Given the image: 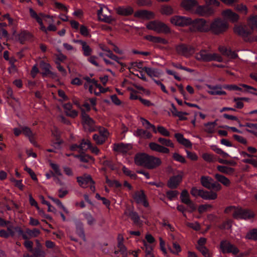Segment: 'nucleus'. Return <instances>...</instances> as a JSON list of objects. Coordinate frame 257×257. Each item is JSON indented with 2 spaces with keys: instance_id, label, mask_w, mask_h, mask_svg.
Segmentation results:
<instances>
[{
  "instance_id": "34",
  "label": "nucleus",
  "mask_w": 257,
  "mask_h": 257,
  "mask_svg": "<svg viewBox=\"0 0 257 257\" xmlns=\"http://www.w3.org/2000/svg\"><path fill=\"white\" fill-rule=\"evenodd\" d=\"M91 143L88 140H82L81 143L79 144V150L78 152L80 153H83L87 149L91 147Z\"/></svg>"
},
{
  "instance_id": "58",
  "label": "nucleus",
  "mask_w": 257,
  "mask_h": 257,
  "mask_svg": "<svg viewBox=\"0 0 257 257\" xmlns=\"http://www.w3.org/2000/svg\"><path fill=\"white\" fill-rule=\"evenodd\" d=\"M178 194L179 192L176 190L169 191L166 193L167 198L170 200H172L177 198Z\"/></svg>"
},
{
  "instance_id": "26",
  "label": "nucleus",
  "mask_w": 257,
  "mask_h": 257,
  "mask_svg": "<svg viewBox=\"0 0 257 257\" xmlns=\"http://www.w3.org/2000/svg\"><path fill=\"white\" fill-rule=\"evenodd\" d=\"M209 90L208 93L211 95H226V92L222 90V87L220 85L211 86L208 85Z\"/></svg>"
},
{
  "instance_id": "4",
  "label": "nucleus",
  "mask_w": 257,
  "mask_h": 257,
  "mask_svg": "<svg viewBox=\"0 0 257 257\" xmlns=\"http://www.w3.org/2000/svg\"><path fill=\"white\" fill-rule=\"evenodd\" d=\"M146 27L158 33L168 34L171 32L170 28L166 24L159 21L150 22L146 24Z\"/></svg>"
},
{
  "instance_id": "20",
  "label": "nucleus",
  "mask_w": 257,
  "mask_h": 257,
  "mask_svg": "<svg viewBox=\"0 0 257 257\" xmlns=\"http://www.w3.org/2000/svg\"><path fill=\"white\" fill-rule=\"evenodd\" d=\"M222 15L224 18L229 20L233 23L237 22L239 19V15L230 9L223 11L222 12Z\"/></svg>"
},
{
  "instance_id": "15",
  "label": "nucleus",
  "mask_w": 257,
  "mask_h": 257,
  "mask_svg": "<svg viewBox=\"0 0 257 257\" xmlns=\"http://www.w3.org/2000/svg\"><path fill=\"white\" fill-rule=\"evenodd\" d=\"M81 117L84 127L89 131H92L93 130L94 121L82 108Z\"/></svg>"
},
{
  "instance_id": "27",
  "label": "nucleus",
  "mask_w": 257,
  "mask_h": 257,
  "mask_svg": "<svg viewBox=\"0 0 257 257\" xmlns=\"http://www.w3.org/2000/svg\"><path fill=\"white\" fill-rule=\"evenodd\" d=\"M29 13L31 18L35 19L38 24L43 22V18H50L49 15H45L43 13L38 14L32 8H29Z\"/></svg>"
},
{
  "instance_id": "54",
  "label": "nucleus",
  "mask_w": 257,
  "mask_h": 257,
  "mask_svg": "<svg viewBox=\"0 0 257 257\" xmlns=\"http://www.w3.org/2000/svg\"><path fill=\"white\" fill-rule=\"evenodd\" d=\"M204 257H212V253L205 246L197 249Z\"/></svg>"
},
{
  "instance_id": "23",
  "label": "nucleus",
  "mask_w": 257,
  "mask_h": 257,
  "mask_svg": "<svg viewBox=\"0 0 257 257\" xmlns=\"http://www.w3.org/2000/svg\"><path fill=\"white\" fill-rule=\"evenodd\" d=\"M198 2L196 0H183L181 3L182 8L187 11H190L193 12L194 8L197 6Z\"/></svg>"
},
{
  "instance_id": "38",
  "label": "nucleus",
  "mask_w": 257,
  "mask_h": 257,
  "mask_svg": "<svg viewBox=\"0 0 257 257\" xmlns=\"http://www.w3.org/2000/svg\"><path fill=\"white\" fill-rule=\"evenodd\" d=\"M32 38V34L27 31L22 32L19 35V40L21 43H23L25 41L30 40Z\"/></svg>"
},
{
  "instance_id": "8",
  "label": "nucleus",
  "mask_w": 257,
  "mask_h": 257,
  "mask_svg": "<svg viewBox=\"0 0 257 257\" xmlns=\"http://www.w3.org/2000/svg\"><path fill=\"white\" fill-rule=\"evenodd\" d=\"M170 22L174 25L179 27H186L192 23V19L188 17L174 16L170 19Z\"/></svg>"
},
{
  "instance_id": "21",
  "label": "nucleus",
  "mask_w": 257,
  "mask_h": 257,
  "mask_svg": "<svg viewBox=\"0 0 257 257\" xmlns=\"http://www.w3.org/2000/svg\"><path fill=\"white\" fill-rule=\"evenodd\" d=\"M149 146L150 149L153 151L164 154H169L170 153V150L168 148L156 143L151 142L149 143Z\"/></svg>"
},
{
  "instance_id": "48",
  "label": "nucleus",
  "mask_w": 257,
  "mask_h": 257,
  "mask_svg": "<svg viewBox=\"0 0 257 257\" xmlns=\"http://www.w3.org/2000/svg\"><path fill=\"white\" fill-rule=\"evenodd\" d=\"M217 169L220 172L227 174H232L234 171L233 168L224 166H218Z\"/></svg>"
},
{
  "instance_id": "18",
  "label": "nucleus",
  "mask_w": 257,
  "mask_h": 257,
  "mask_svg": "<svg viewBox=\"0 0 257 257\" xmlns=\"http://www.w3.org/2000/svg\"><path fill=\"white\" fill-rule=\"evenodd\" d=\"M162 164V161L159 158L153 156H148L146 168L152 169L159 166Z\"/></svg>"
},
{
  "instance_id": "24",
  "label": "nucleus",
  "mask_w": 257,
  "mask_h": 257,
  "mask_svg": "<svg viewBox=\"0 0 257 257\" xmlns=\"http://www.w3.org/2000/svg\"><path fill=\"white\" fill-rule=\"evenodd\" d=\"M148 155L146 154H137L135 158V163L138 166L146 167Z\"/></svg>"
},
{
  "instance_id": "42",
  "label": "nucleus",
  "mask_w": 257,
  "mask_h": 257,
  "mask_svg": "<svg viewBox=\"0 0 257 257\" xmlns=\"http://www.w3.org/2000/svg\"><path fill=\"white\" fill-rule=\"evenodd\" d=\"M172 245L173 248H171L170 247H168L169 249L172 253L175 255H178L182 250L180 245L176 241L173 242Z\"/></svg>"
},
{
  "instance_id": "7",
  "label": "nucleus",
  "mask_w": 257,
  "mask_h": 257,
  "mask_svg": "<svg viewBox=\"0 0 257 257\" xmlns=\"http://www.w3.org/2000/svg\"><path fill=\"white\" fill-rule=\"evenodd\" d=\"M77 181L79 185L83 188H86L90 186V190L94 192L95 187L94 186L95 182L92 179L90 175L84 174L82 176L77 177Z\"/></svg>"
},
{
  "instance_id": "13",
  "label": "nucleus",
  "mask_w": 257,
  "mask_h": 257,
  "mask_svg": "<svg viewBox=\"0 0 257 257\" xmlns=\"http://www.w3.org/2000/svg\"><path fill=\"white\" fill-rule=\"evenodd\" d=\"M98 133L99 135H93V139L97 145H102L106 141L109 134L107 130L104 128H100Z\"/></svg>"
},
{
  "instance_id": "25",
  "label": "nucleus",
  "mask_w": 257,
  "mask_h": 257,
  "mask_svg": "<svg viewBox=\"0 0 257 257\" xmlns=\"http://www.w3.org/2000/svg\"><path fill=\"white\" fill-rule=\"evenodd\" d=\"M175 137L177 142L181 145L187 148H192V144L191 142L189 140L184 138L182 134L180 133H176L175 134Z\"/></svg>"
},
{
  "instance_id": "35",
  "label": "nucleus",
  "mask_w": 257,
  "mask_h": 257,
  "mask_svg": "<svg viewBox=\"0 0 257 257\" xmlns=\"http://www.w3.org/2000/svg\"><path fill=\"white\" fill-rule=\"evenodd\" d=\"M247 25L251 29L252 32L255 29H257V16H252L248 18Z\"/></svg>"
},
{
  "instance_id": "52",
  "label": "nucleus",
  "mask_w": 257,
  "mask_h": 257,
  "mask_svg": "<svg viewBox=\"0 0 257 257\" xmlns=\"http://www.w3.org/2000/svg\"><path fill=\"white\" fill-rule=\"evenodd\" d=\"M26 233L29 236L30 238H32L37 237L40 234L41 232L37 228H34L32 230L27 229Z\"/></svg>"
},
{
  "instance_id": "9",
  "label": "nucleus",
  "mask_w": 257,
  "mask_h": 257,
  "mask_svg": "<svg viewBox=\"0 0 257 257\" xmlns=\"http://www.w3.org/2000/svg\"><path fill=\"white\" fill-rule=\"evenodd\" d=\"M98 18L101 21L107 23H111L113 19L111 16L110 12L105 6H100V9L97 11Z\"/></svg>"
},
{
  "instance_id": "11",
  "label": "nucleus",
  "mask_w": 257,
  "mask_h": 257,
  "mask_svg": "<svg viewBox=\"0 0 257 257\" xmlns=\"http://www.w3.org/2000/svg\"><path fill=\"white\" fill-rule=\"evenodd\" d=\"M220 246L223 253H231L233 255H237L239 251V249L235 245L227 240L221 241Z\"/></svg>"
},
{
  "instance_id": "60",
  "label": "nucleus",
  "mask_w": 257,
  "mask_h": 257,
  "mask_svg": "<svg viewBox=\"0 0 257 257\" xmlns=\"http://www.w3.org/2000/svg\"><path fill=\"white\" fill-rule=\"evenodd\" d=\"M185 224L188 227H190L196 231L199 230L201 228L200 224L197 221L194 222H186Z\"/></svg>"
},
{
  "instance_id": "19",
  "label": "nucleus",
  "mask_w": 257,
  "mask_h": 257,
  "mask_svg": "<svg viewBox=\"0 0 257 257\" xmlns=\"http://www.w3.org/2000/svg\"><path fill=\"white\" fill-rule=\"evenodd\" d=\"M132 148L130 144H124L123 143L114 144L113 146V150L122 154H126Z\"/></svg>"
},
{
  "instance_id": "22",
  "label": "nucleus",
  "mask_w": 257,
  "mask_h": 257,
  "mask_svg": "<svg viewBox=\"0 0 257 257\" xmlns=\"http://www.w3.org/2000/svg\"><path fill=\"white\" fill-rule=\"evenodd\" d=\"M135 17L143 19H152L155 17V14L151 11L147 10H140L136 12L134 15Z\"/></svg>"
},
{
  "instance_id": "61",
  "label": "nucleus",
  "mask_w": 257,
  "mask_h": 257,
  "mask_svg": "<svg viewBox=\"0 0 257 257\" xmlns=\"http://www.w3.org/2000/svg\"><path fill=\"white\" fill-rule=\"evenodd\" d=\"M122 170L125 175L130 176L131 178L135 179L137 178V175L125 166L122 167Z\"/></svg>"
},
{
  "instance_id": "33",
  "label": "nucleus",
  "mask_w": 257,
  "mask_h": 257,
  "mask_svg": "<svg viewBox=\"0 0 257 257\" xmlns=\"http://www.w3.org/2000/svg\"><path fill=\"white\" fill-rule=\"evenodd\" d=\"M143 70L145 71L150 77H159L161 74L159 70L156 68L145 67L143 68Z\"/></svg>"
},
{
  "instance_id": "59",
  "label": "nucleus",
  "mask_w": 257,
  "mask_h": 257,
  "mask_svg": "<svg viewBox=\"0 0 257 257\" xmlns=\"http://www.w3.org/2000/svg\"><path fill=\"white\" fill-rule=\"evenodd\" d=\"M50 165L54 171V174L55 176H62V174L61 173L59 166L57 164L53 163H50Z\"/></svg>"
},
{
  "instance_id": "47",
  "label": "nucleus",
  "mask_w": 257,
  "mask_h": 257,
  "mask_svg": "<svg viewBox=\"0 0 257 257\" xmlns=\"http://www.w3.org/2000/svg\"><path fill=\"white\" fill-rule=\"evenodd\" d=\"M95 85L93 86L92 89L90 88V86H87L89 91L91 94H94L96 95H99L100 91H98V89L101 88V85L97 83V81L95 80Z\"/></svg>"
},
{
  "instance_id": "6",
  "label": "nucleus",
  "mask_w": 257,
  "mask_h": 257,
  "mask_svg": "<svg viewBox=\"0 0 257 257\" xmlns=\"http://www.w3.org/2000/svg\"><path fill=\"white\" fill-rule=\"evenodd\" d=\"M201 185L205 188L208 189H214L217 191L221 189V186L217 182H215L213 179L207 176H202L200 178Z\"/></svg>"
},
{
  "instance_id": "17",
  "label": "nucleus",
  "mask_w": 257,
  "mask_h": 257,
  "mask_svg": "<svg viewBox=\"0 0 257 257\" xmlns=\"http://www.w3.org/2000/svg\"><path fill=\"white\" fill-rule=\"evenodd\" d=\"M132 197L137 203L142 204L145 207L149 206V203L146 200V196L143 190L136 192Z\"/></svg>"
},
{
  "instance_id": "40",
  "label": "nucleus",
  "mask_w": 257,
  "mask_h": 257,
  "mask_svg": "<svg viewBox=\"0 0 257 257\" xmlns=\"http://www.w3.org/2000/svg\"><path fill=\"white\" fill-rule=\"evenodd\" d=\"M234 10L236 11L245 16L248 13V9L247 7L243 4H240L235 5Z\"/></svg>"
},
{
  "instance_id": "45",
  "label": "nucleus",
  "mask_w": 257,
  "mask_h": 257,
  "mask_svg": "<svg viewBox=\"0 0 257 257\" xmlns=\"http://www.w3.org/2000/svg\"><path fill=\"white\" fill-rule=\"evenodd\" d=\"M158 141L162 145L166 147H170L171 148L174 147V145L173 142L169 139H167L163 138H159Z\"/></svg>"
},
{
  "instance_id": "16",
  "label": "nucleus",
  "mask_w": 257,
  "mask_h": 257,
  "mask_svg": "<svg viewBox=\"0 0 257 257\" xmlns=\"http://www.w3.org/2000/svg\"><path fill=\"white\" fill-rule=\"evenodd\" d=\"M213 10L206 5L196 6V9L193 11V13L199 16L205 17L208 16L213 13Z\"/></svg>"
},
{
  "instance_id": "49",
  "label": "nucleus",
  "mask_w": 257,
  "mask_h": 257,
  "mask_svg": "<svg viewBox=\"0 0 257 257\" xmlns=\"http://www.w3.org/2000/svg\"><path fill=\"white\" fill-rule=\"evenodd\" d=\"M84 79L86 81V82L84 84V87L85 89L87 88V86H90V88L91 89L93 86L95 85V80L94 79H91L88 76L84 77Z\"/></svg>"
},
{
  "instance_id": "57",
  "label": "nucleus",
  "mask_w": 257,
  "mask_h": 257,
  "mask_svg": "<svg viewBox=\"0 0 257 257\" xmlns=\"http://www.w3.org/2000/svg\"><path fill=\"white\" fill-rule=\"evenodd\" d=\"M85 219L87 220V223L92 225L95 223V220L92 216V215L89 212H86L84 213Z\"/></svg>"
},
{
  "instance_id": "39",
  "label": "nucleus",
  "mask_w": 257,
  "mask_h": 257,
  "mask_svg": "<svg viewBox=\"0 0 257 257\" xmlns=\"http://www.w3.org/2000/svg\"><path fill=\"white\" fill-rule=\"evenodd\" d=\"M40 67L42 70L43 71L42 72L43 75L44 76L49 74H53V73L50 70L51 67L49 64L44 62H41L40 63Z\"/></svg>"
},
{
  "instance_id": "36",
  "label": "nucleus",
  "mask_w": 257,
  "mask_h": 257,
  "mask_svg": "<svg viewBox=\"0 0 257 257\" xmlns=\"http://www.w3.org/2000/svg\"><path fill=\"white\" fill-rule=\"evenodd\" d=\"M217 125L216 122H209L204 124V131L208 134L214 133L215 127Z\"/></svg>"
},
{
  "instance_id": "63",
  "label": "nucleus",
  "mask_w": 257,
  "mask_h": 257,
  "mask_svg": "<svg viewBox=\"0 0 257 257\" xmlns=\"http://www.w3.org/2000/svg\"><path fill=\"white\" fill-rule=\"evenodd\" d=\"M130 217L136 224L138 225H141L142 224L140 219V217L136 212H132L130 214Z\"/></svg>"
},
{
  "instance_id": "12",
  "label": "nucleus",
  "mask_w": 257,
  "mask_h": 257,
  "mask_svg": "<svg viewBox=\"0 0 257 257\" xmlns=\"http://www.w3.org/2000/svg\"><path fill=\"white\" fill-rule=\"evenodd\" d=\"M176 51L178 54L187 57L195 52V49L190 45L180 44L176 46Z\"/></svg>"
},
{
  "instance_id": "43",
  "label": "nucleus",
  "mask_w": 257,
  "mask_h": 257,
  "mask_svg": "<svg viewBox=\"0 0 257 257\" xmlns=\"http://www.w3.org/2000/svg\"><path fill=\"white\" fill-rule=\"evenodd\" d=\"M215 177L218 181L220 182L224 185L226 186L229 185L230 183V181L225 176L217 174L215 175Z\"/></svg>"
},
{
  "instance_id": "62",
  "label": "nucleus",
  "mask_w": 257,
  "mask_h": 257,
  "mask_svg": "<svg viewBox=\"0 0 257 257\" xmlns=\"http://www.w3.org/2000/svg\"><path fill=\"white\" fill-rule=\"evenodd\" d=\"M242 100H246V98L243 97H237L233 99V101L236 103L235 107L236 108L240 109L243 107V103L241 101Z\"/></svg>"
},
{
  "instance_id": "51",
  "label": "nucleus",
  "mask_w": 257,
  "mask_h": 257,
  "mask_svg": "<svg viewBox=\"0 0 257 257\" xmlns=\"http://www.w3.org/2000/svg\"><path fill=\"white\" fill-rule=\"evenodd\" d=\"M160 11L161 14L165 15H170L173 13L172 8L169 6H162Z\"/></svg>"
},
{
  "instance_id": "44",
  "label": "nucleus",
  "mask_w": 257,
  "mask_h": 257,
  "mask_svg": "<svg viewBox=\"0 0 257 257\" xmlns=\"http://www.w3.org/2000/svg\"><path fill=\"white\" fill-rule=\"evenodd\" d=\"M180 199L182 202L186 204L190 203L191 200L190 199L189 194L186 190H184L181 192Z\"/></svg>"
},
{
  "instance_id": "2",
  "label": "nucleus",
  "mask_w": 257,
  "mask_h": 257,
  "mask_svg": "<svg viewBox=\"0 0 257 257\" xmlns=\"http://www.w3.org/2000/svg\"><path fill=\"white\" fill-rule=\"evenodd\" d=\"M195 59L201 62L215 61L218 62L223 61L222 57L216 53H210L206 50H201L195 54Z\"/></svg>"
},
{
  "instance_id": "10",
  "label": "nucleus",
  "mask_w": 257,
  "mask_h": 257,
  "mask_svg": "<svg viewBox=\"0 0 257 257\" xmlns=\"http://www.w3.org/2000/svg\"><path fill=\"white\" fill-rule=\"evenodd\" d=\"M220 246L223 253H231L233 255H237L239 251V249L235 245L227 240L221 241Z\"/></svg>"
},
{
  "instance_id": "50",
  "label": "nucleus",
  "mask_w": 257,
  "mask_h": 257,
  "mask_svg": "<svg viewBox=\"0 0 257 257\" xmlns=\"http://www.w3.org/2000/svg\"><path fill=\"white\" fill-rule=\"evenodd\" d=\"M49 198L54 202L59 207L61 208L67 214L69 213L68 210L63 205L62 203L58 199L49 196Z\"/></svg>"
},
{
  "instance_id": "64",
  "label": "nucleus",
  "mask_w": 257,
  "mask_h": 257,
  "mask_svg": "<svg viewBox=\"0 0 257 257\" xmlns=\"http://www.w3.org/2000/svg\"><path fill=\"white\" fill-rule=\"evenodd\" d=\"M173 158L175 160L180 163H184L186 162L185 158L177 153L173 154Z\"/></svg>"
},
{
  "instance_id": "14",
  "label": "nucleus",
  "mask_w": 257,
  "mask_h": 257,
  "mask_svg": "<svg viewBox=\"0 0 257 257\" xmlns=\"http://www.w3.org/2000/svg\"><path fill=\"white\" fill-rule=\"evenodd\" d=\"M233 30L235 33L243 37H247L253 33L251 31V29L249 28L247 24L244 25H236L234 27Z\"/></svg>"
},
{
  "instance_id": "41",
  "label": "nucleus",
  "mask_w": 257,
  "mask_h": 257,
  "mask_svg": "<svg viewBox=\"0 0 257 257\" xmlns=\"http://www.w3.org/2000/svg\"><path fill=\"white\" fill-rule=\"evenodd\" d=\"M140 120L143 125L146 129H152L154 133H157L156 128L154 124H151L148 120L144 118L141 117Z\"/></svg>"
},
{
  "instance_id": "55",
  "label": "nucleus",
  "mask_w": 257,
  "mask_h": 257,
  "mask_svg": "<svg viewBox=\"0 0 257 257\" xmlns=\"http://www.w3.org/2000/svg\"><path fill=\"white\" fill-rule=\"evenodd\" d=\"M245 237L249 239L257 240V229H253L248 232Z\"/></svg>"
},
{
  "instance_id": "32",
  "label": "nucleus",
  "mask_w": 257,
  "mask_h": 257,
  "mask_svg": "<svg viewBox=\"0 0 257 257\" xmlns=\"http://www.w3.org/2000/svg\"><path fill=\"white\" fill-rule=\"evenodd\" d=\"M75 42L79 43L81 45L82 49L83 52V55L84 56H89L91 55L92 52V50L86 42L82 40H76Z\"/></svg>"
},
{
  "instance_id": "29",
  "label": "nucleus",
  "mask_w": 257,
  "mask_h": 257,
  "mask_svg": "<svg viewBox=\"0 0 257 257\" xmlns=\"http://www.w3.org/2000/svg\"><path fill=\"white\" fill-rule=\"evenodd\" d=\"M115 11L117 14L122 16L130 15L133 13V8L129 6L118 7L115 8Z\"/></svg>"
},
{
  "instance_id": "56",
  "label": "nucleus",
  "mask_w": 257,
  "mask_h": 257,
  "mask_svg": "<svg viewBox=\"0 0 257 257\" xmlns=\"http://www.w3.org/2000/svg\"><path fill=\"white\" fill-rule=\"evenodd\" d=\"M106 183L110 186V187H115L116 188H118L121 187V184L117 180H111L108 178L107 177H106Z\"/></svg>"
},
{
  "instance_id": "37",
  "label": "nucleus",
  "mask_w": 257,
  "mask_h": 257,
  "mask_svg": "<svg viewBox=\"0 0 257 257\" xmlns=\"http://www.w3.org/2000/svg\"><path fill=\"white\" fill-rule=\"evenodd\" d=\"M135 135L137 137L145 139H150L152 137V135L149 132L143 129H137L135 133Z\"/></svg>"
},
{
  "instance_id": "3",
  "label": "nucleus",
  "mask_w": 257,
  "mask_h": 257,
  "mask_svg": "<svg viewBox=\"0 0 257 257\" xmlns=\"http://www.w3.org/2000/svg\"><path fill=\"white\" fill-rule=\"evenodd\" d=\"M191 32H207L210 30V25L204 19L199 18L192 20L189 28Z\"/></svg>"
},
{
  "instance_id": "5",
  "label": "nucleus",
  "mask_w": 257,
  "mask_h": 257,
  "mask_svg": "<svg viewBox=\"0 0 257 257\" xmlns=\"http://www.w3.org/2000/svg\"><path fill=\"white\" fill-rule=\"evenodd\" d=\"M210 28L214 34L218 35L225 32L228 28V25L225 21L216 19L210 25Z\"/></svg>"
},
{
  "instance_id": "1",
  "label": "nucleus",
  "mask_w": 257,
  "mask_h": 257,
  "mask_svg": "<svg viewBox=\"0 0 257 257\" xmlns=\"http://www.w3.org/2000/svg\"><path fill=\"white\" fill-rule=\"evenodd\" d=\"M225 212L226 213L231 214L233 217L236 219H246L254 216V214L252 212L235 206L228 207L225 209Z\"/></svg>"
},
{
  "instance_id": "31",
  "label": "nucleus",
  "mask_w": 257,
  "mask_h": 257,
  "mask_svg": "<svg viewBox=\"0 0 257 257\" xmlns=\"http://www.w3.org/2000/svg\"><path fill=\"white\" fill-rule=\"evenodd\" d=\"M145 38L149 41L154 43H160L163 44H167L168 43V41L166 39L160 37L147 35L145 37Z\"/></svg>"
},
{
  "instance_id": "28",
  "label": "nucleus",
  "mask_w": 257,
  "mask_h": 257,
  "mask_svg": "<svg viewBox=\"0 0 257 257\" xmlns=\"http://www.w3.org/2000/svg\"><path fill=\"white\" fill-rule=\"evenodd\" d=\"M199 196L205 200H214L217 198V195L213 191H207L201 189Z\"/></svg>"
},
{
  "instance_id": "53",
  "label": "nucleus",
  "mask_w": 257,
  "mask_h": 257,
  "mask_svg": "<svg viewBox=\"0 0 257 257\" xmlns=\"http://www.w3.org/2000/svg\"><path fill=\"white\" fill-rule=\"evenodd\" d=\"M157 133L158 132L161 135L165 137H169L170 135V132L164 126L159 125L157 126Z\"/></svg>"
},
{
  "instance_id": "46",
  "label": "nucleus",
  "mask_w": 257,
  "mask_h": 257,
  "mask_svg": "<svg viewBox=\"0 0 257 257\" xmlns=\"http://www.w3.org/2000/svg\"><path fill=\"white\" fill-rule=\"evenodd\" d=\"M23 133L29 138L30 141L31 143L34 144L35 142L33 140V134L31 130L27 127H25L22 128Z\"/></svg>"
},
{
  "instance_id": "30",
  "label": "nucleus",
  "mask_w": 257,
  "mask_h": 257,
  "mask_svg": "<svg viewBox=\"0 0 257 257\" xmlns=\"http://www.w3.org/2000/svg\"><path fill=\"white\" fill-rule=\"evenodd\" d=\"M182 181L181 176L177 175L171 178L168 182V186L172 189L176 188Z\"/></svg>"
}]
</instances>
